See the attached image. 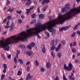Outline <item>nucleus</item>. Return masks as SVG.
Listing matches in <instances>:
<instances>
[{"label":"nucleus","instance_id":"50","mask_svg":"<svg viewBox=\"0 0 80 80\" xmlns=\"http://www.w3.org/2000/svg\"><path fill=\"white\" fill-rule=\"evenodd\" d=\"M13 30V28L12 27H10L9 32H12Z\"/></svg>","mask_w":80,"mask_h":80},{"label":"nucleus","instance_id":"2","mask_svg":"<svg viewBox=\"0 0 80 80\" xmlns=\"http://www.w3.org/2000/svg\"><path fill=\"white\" fill-rule=\"evenodd\" d=\"M12 43L10 38H7L5 42L2 40H0V48H3L5 50L8 51L10 48V46L8 45H10Z\"/></svg>","mask_w":80,"mask_h":80},{"label":"nucleus","instance_id":"59","mask_svg":"<svg viewBox=\"0 0 80 80\" xmlns=\"http://www.w3.org/2000/svg\"><path fill=\"white\" fill-rule=\"evenodd\" d=\"M8 80H12V78L10 77H9L8 79Z\"/></svg>","mask_w":80,"mask_h":80},{"label":"nucleus","instance_id":"57","mask_svg":"<svg viewBox=\"0 0 80 80\" xmlns=\"http://www.w3.org/2000/svg\"><path fill=\"white\" fill-rule=\"evenodd\" d=\"M69 45L71 47H73V44L72 45V42H71L70 43Z\"/></svg>","mask_w":80,"mask_h":80},{"label":"nucleus","instance_id":"11","mask_svg":"<svg viewBox=\"0 0 80 80\" xmlns=\"http://www.w3.org/2000/svg\"><path fill=\"white\" fill-rule=\"evenodd\" d=\"M1 57L4 61H6L7 60L5 56L2 53H1Z\"/></svg>","mask_w":80,"mask_h":80},{"label":"nucleus","instance_id":"63","mask_svg":"<svg viewBox=\"0 0 80 80\" xmlns=\"http://www.w3.org/2000/svg\"><path fill=\"white\" fill-rule=\"evenodd\" d=\"M77 34H79L80 36V32L79 31H77Z\"/></svg>","mask_w":80,"mask_h":80},{"label":"nucleus","instance_id":"6","mask_svg":"<svg viewBox=\"0 0 80 80\" xmlns=\"http://www.w3.org/2000/svg\"><path fill=\"white\" fill-rule=\"evenodd\" d=\"M32 76L30 75V73H28L26 78V80H32Z\"/></svg>","mask_w":80,"mask_h":80},{"label":"nucleus","instance_id":"53","mask_svg":"<svg viewBox=\"0 0 80 80\" xmlns=\"http://www.w3.org/2000/svg\"><path fill=\"white\" fill-rule=\"evenodd\" d=\"M2 72L4 73H6V72H7V70H6V69H4Z\"/></svg>","mask_w":80,"mask_h":80},{"label":"nucleus","instance_id":"12","mask_svg":"<svg viewBox=\"0 0 80 80\" xmlns=\"http://www.w3.org/2000/svg\"><path fill=\"white\" fill-rule=\"evenodd\" d=\"M67 8H66L65 7L63 8H62L61 10V12L62 13H63L64 12H65L67 10Z\"/></svg>","mask_w":80,"mask_h":80},{"label":"nucleus","instance_id":"62","mask_svg":"<svg viewBox=\"0 0 80 80\" xmlns=\"http://www.w3.org/2000/svg\"><path fill=\"white\" fill-rule=\"evenodd\" d=\"M58 40L56 39L55 40V43H58Z\"/></svg>","mask_w":80,"mask_h":80},{"label":"nucleus","instance_id":"24","mask_svg":"<svg viewBox=\"0 0 80 80\" xmlns=\"http://www.w3.org/2000/svg\"><path fill=\"white\" fill-rule=\"evenodd\" d=\"M3 67L4 68V69H7V65L6 64H3Z\"/></svg>","mask_w":80,"mask_h":80},{"label":"nucleus","instance_id":"10","mask_svg":"<svg viewBox=\"0 0 80 80\" xmlns=\"http://www.w3.org/2000/svg\"><path fill=\"white\" fill-rule=\"evenodd\" d=\"M39 18L40 19H43L45 17V15L43 14H40L39 15Z\"/></svg>","mask_w":80,"mask_h":80},{"label":"nucleus","instance_id":"25","mask_svg":"<svg viewBox=\"0 0 80 80\" xmlns=\"http://www.w3.org/2000/svg\"><path fill=\"white\" fill-rule=\"evenodd\" d=\"M27 47L29 48V50H32V47H31V45H30V44L29 45L27 46Z\"/></svg>","mask_w":80,"mask_h":80},{"label":"nucleus","instance_id":"46","mask_svg":"<svg viewBox=\"0 0 80 80\" xmlns=\"http://www.w3.org/2000/svg\"><path fill=\"white\" fill-rule=\"evenodd\" d=\"M78 27V25H76V26H75L73 28L74 30H76V29Z\"/></svg>","mask_w":80,"mask_h":80},{"label":"nucleus","instance_id":"19","mask_svg":"<svg viewBox=\"0 0 80 80\" xmlns=\"http://www.w3.org/2000/svg\"><path fill=\"white\" fill-rule=\"evenodd\" d=\"M46 66L47 68H49V67H51V64L49 62H48L47 63Z\"/></svg>","mask_w":80,"mask_h":80},{"label":"nucleus","instance_id":"22","mask_svg":"<svg viewBox=\"0 0 80 80\" xmlns=\"http://www.w3.org/2000/svg\"><path fill=\"white\" fill-rule=\"evenodd\" d=\"M36 22H37V20H36V19H35L32 21V22H31V25H33V23H36Z\"/></svg>","mask_w":80,"mask_h":80},{"label":"nucleus","instance_id":"60","mask_svg":"<svg viewBox=\"0 0 80 80\" xmlns=\"http://www.w3.org/2000/svg\"><path fill=\"white\" fill-rule=\"evenodd\" d=\"M74 62L75 63H77L78 62V59H76V60L74 61Z\"/></svg>","mask_w":80,"mask_h":80},{"label":"nucleus","instance_id":"3","mask_svg":"<svg viewBox=\"0 0 80 80\" xmlns=\"http://www.w3.org/2000/svg\"><path fill=\"white\" fill-rule=\"evenodd\" d=\"M73 65L71 63H69L68 66H67V64H65L64 65L63 68L64 70H66L67 71H71L72 70Z\"/></svg>","mask_w":80,"mask_h":80},{"label":"nucleus","instance_id":"17","mask_svg":"<svg viewBox=\"0 0 80 80\" xmlns=\"http://www.w3.org/2000/svg\"><path fill=\"white\" fill-rule=\"evenodd\" d=\"M26 13L27 15H29V13H30V11H31L29 9H26Z\"/></svg>","mask_w":80,"mask_h":80},{"label":"nucleus","instance_id":"18","mask_svg":"<svg viewBox=\"0 0 80 80\" xmlns=\"http://www.w3.org/2000/svg\"><path fill=\"white\" fill-rule=\"evenodd\" d=\"M8 20H12V18L10 16H8L7 18Z\"/></svg>","mask_w":80,"mask_h":80},{"label":"nucleus","instance_id":"13","mask_svg":"<svg viewBox=\"0 0 80 80\" xmlns=\"http://www.w3.org/2000/svg\"><path fill=\"white\" fill-rule=\"evenodd\" d=\"M68 7H70V4H69L68 3L66 4L65 6V8H66V9H70V8Z\"/></svg>","mask_w":80,"mask_h":80},{"label":"nucleus","instance_id":"61","mask_svg":"<svg viewBox=\"0 0 80 80\" xmlns=\"http://www.w3.org/2000/svg\"><path fill=\"white\" fill-rule=\"evenodd\" d=\"M75 55L73 54L72 55V59H73V58H75Z\"/></svg>","mask_w":80,"mask_h":80},{"label":"nucleus","instance_id":"38","mask_svg":"<svg viewBox=\"0 0 80 80\" xmlns=\"http://www.w3.org/2000/svg\"><path fill=\"white\" fill-rule=\"evenodd\" d=\"M18 22L19 23H23V22H22V19H19L18 20Z\"/></svg>","mask_w":80,"mask_h":80},{"label":"nucleus","instance_id":"52","mask_svg":"<svg viewBox=\"0 0 80 80\" xmlns=\"http://www.w3.org/2000/svg\"><path fill=\"white\" fill-rule=\"evenodd\" d=\"M11 55L9 54L8 56V57L9 59H11Z\"/></svg>","mask_w":80,"mask_h":80},{"label":"nucleus","instance_id":"45","mask_svg":"<svg viewBox=\"0 0 80 80\" xmlns=\"http://www.w3.org/2000/svg\"><path fill=\"white\" fill-rule=\"evenodd\" d=\"M5 77V74H2L1 77V79L2 80Z\"/></svg>","mask_w":80,"mask_h":80},{"label":"nucleus","instance_id":"35","mask_svg":"<svg viewBox=\"0 0 80 80\" xmlns=\"http://www.w3.org/2000/svg\"><path fill=\"white\" fill-rule=\"evenodd\" d=\"M35 63L36 64V66H37V67H38V65H39L38 62V61L37 60L35 61Z\"/></svg>","mask_w":80,"mask_h":80},{"label":"nucleus","instance_id":"39","mask_svg":"<svg viewBox=\"0 0 80 80\" xmlns=\"http://www.w3.org/2000/svg\"><path fill=\"white\" fill-rule=\"evenodd\" d=\"M10 1L8 0L7 1L6 4L7 5H8L10 4Z\"/></svg>","mask_w":80,"mask_h":80},{"label":"nucleus","instance_id":"54","mask_svg":"<svg viewBox=\"0 0 80 80\" xmlns=\"http://www.w3.org/2000/svg\"><path fill=\"white\" fill-rule=\"evenodd\" d=\"M17 53H16V54H18V55H19V54H20V51H19V50H18L17 51Z\"/></svg>","mask_w":80,"mask_h":80},{"label":"nucleus","instance_id":"4","mask_svg":"<svg viewBox=\"0 0 80 80\" xmlns=\"http://www.w3.org/2000/svg\"><path fill=\"white\" fill-rule=\"evenodd\" d=\"M69 27H70V26H68L65 27H62V28H59V30L60 32H62V31H63V30H64V31H66V30H67L68 28H69Z\"/></svg>","mask_w":80,"mask_h":80},{"label":"nucleus","instance_id":"31","mask_svg":"<svg viewBox=\"0 0 80 80\" xmlns=\"http://www.w3.org/2000/svg\"><path fill=\"white\" fill-rule=\"evenodd\" d=\"M45 34L47 35L48 37H50V34L48 32H45Z\"/></svg>","mask_w":80,"mask_h":80},{"label":"nucleus","instance_id":"64","mask_svg":"<svg viewBox=\"0 0 80 80\" xmlns=\"http://www.w3.org/2000/svg\"><path fill=\"white\" fill-rule=\"evenodd\" d=\"M54 80H59V79H58V77H57Z\"/></svg>","mask_w":80,"mask_h":80},{"label":"nucleus","instance_id":"30","mask_svg":"<svg viewBox=\"0 0 80 80\" xmlns=\"http://www.w3.org/2000/svg\"><path fill=\"white\" fill-rule=\"evenodd\" d=\"M32 18H36V14L33 13V15H32Z\"/></svg>","mask_w":80,"mask_h":80},{"label":"nucleus","instance_id":"32","mask_svg":"<svg viewBox=\"0 0 80 80\" xmlns=\"http://www.w3.org/2000/svg\"><path fill=\"white\" fill-rule=\"evenodd\" d=\"M54 42H55V40H54V39L52 40L51 41V45L52 46H53V45H54Z\"/></svg>","mask_w":80,"mask_h":80},{"label":"nucleus","instance_id":"23","mask_svg":"<svg viewBox=\"0 0 80 80\" xmlns=\"http://www.w3.org/2000/svg\"><path fill=\"white\" fill-rule=\"evenodd\" d=\"M42 51L43 53H45L46 52V50L45 49V48L44 47L42 49Z\"/></svg>","mask_w":80,"mask_h":80},{"label":"nucleus","instance_id":"29","mask_svg":"<svg viewBox=\"0 0 80 80\" xmlns=\"http://www.w3.org/2000/svg\"><path fill=\"white\" fill-rule=\"evenodd\" d=\"M55 48V47L52 46V47L51 48L50 50H54Z\"/></svg>","mask_w":80,"mask_h":80},{"label":"nucleus","instance_id":"9","mask_svg":"<svg viewBox=\"0 0 80 80\" xmlns=\"http://www.w3.org/2000/svg\"><path fill=\"white\" fill-rule=\"evenodd\" d=\"M44 25L45 26V24H43V25H42V23H38L37 24V27H38V28H39L40 29H41V27H43V26Z\"/></svg>","mask_w":80,"mask_h":80},{"label":"nucleus","instance_id":"40","mask_svg":"<svg viewBox=\"0 0 80 80\" xmlns=\"http://www.w3.org/2000/svg\"><path fill=\"white\" fill-rule=\"evenodd\" d=\"M73 46H76L77 45V42L75 41H74L73 42Z\"/></svg>","mask_w":80,"mask_h":80},{"label":"nucleus","instance_id":"48","mask_svg":"<svg viewBox=\"0 0 80 80\" xmlns=\"http://www.w3.org/2000/svg\"><path fill=\"white\" fill-rule=\"evenodd\" d=\"M16 12L17 13H18L19 14H20L22 13V11H16Z\"/></svg>","mask_w":80,"mask_h":80},{"label":"nucleus","instance_id":"8","mask_svg":"<svg viewBox=\"0 0 80 80\" xmlns=\"http://www.w3.org/2000/svg\"><path fill=\"white\" fill-rule=\"evenodd\" d=\"M61 47H62V44H61V43L59 44L58 46V47L55 49V51L56 52H58V50H60V48H61Z\"/></svg>","mask_w":80,"mask_h":80},{"label":"nucleus","instance_id":"1","mask_svg":"<svg viewBox=\"0 0 80 80\" xmlns=\"http://www.w3.org/2000/svg\"><path fill=\"white\" fill-rule=\"evenodd\" d=\"M33 28L28 29L27 30V32H28L27 34L25 33V32L23 31L19 33L20 36H19L15 38V36H13L9 37L10 40L12 42H18V40H22V42H25L27 38L28 37L32 36L33 34L37 35L38 38H41V37L39 35L38 33H40L41 32H42L43 30H45L47 29V27L45 25H43L41 29L39 28L38 27L34 28Z\"/></svg>","mask_w":80,"mask_h":80},{"label":"nucleus","instance_id":"47","mask_svg":"<svg viewBox=\"0 0 80 80\" xmlns=\"http://www.w3.org/2000/svg\"><path fill=\"white\" fill-rule=\"evenodd\" d=\"M6 22H7V18H5L3 20V21L2 22V23H4Z\"/></svg>","mask_w":80,"mask_h":80},{"label":"nucleus","instance_id":"49","mask_svg":"<svg viewBox=\"0 0 80 80\" xmlns=\"http://www.w3.org/2000/svg\"><path fill=\"white\" fill-rule=\"evenodd\" d=\"M30 68L29 67V66H28L27 68V72H29V71H30Z\"/></svg>","mask_w":80,"mask_h":80},{"label":"nucleus","instance_id":"21","mask_svg":"<svg viewBox=\"0 0 80 80\" xmlns=\"http://www.w3.org/2000/svg\"><path fill=\"white\" fill-rule=\"evenodd\" d=\"M31 4V2H27L25 5H27V6H30V4Z\"/></svg>","mask_w":80,"mask_h":80},{"label":"nucleus","instance_id":"26","mask_svg":"<svg viewBox=\"0 0 80 80\" xmlns=\"http://www.w3.org/2000/svg\"><path fill=\"white\" fill-rule=\"evenodd\" d=\"M71 51H72V52H73V53H75V52H76V49L75 48H72Z\"/></svg>","mask_w":80,"mask_h":80},{"label":"nucleus","instance_id":"41","mask_svg":"<svg viewBox=\"0 0 80 80\" xmlns=\"http://www.w3.org/2000/svg\"><path fill=\"white\" fill-rule=\"evenodd\" d=\"M51 56H52V57L54 58L55 57V54H54L53 53V52H52L51 53Z\"/></svg>","mask_w":80,"mask_h":80},{"label":"nucleus","instance_id":"51","mask_svg":"<svg viewBox=\"0 0 80 80\" xmlns=\"http://www.w3.org/2000/svg\"><path fill=\"white\" fill-rule=\"evenodd\" d=\"M37 9H38V11H37V12L38 13H40V8L39 7H38V8H37Z\"/></svg>","mask_w":80,"mask_h":80},{"label":"nucleus","instance_id":"7","mask_svg":"<svg viewBox=\"0 0 80 80\" xmlns=\"http://www.w3.org/2000/svg\"><path fill=\"white\" fill-rule=\"evenodd\" d=\"M50 0H42L41 4L42 5H44L45 3H50Z\"/></svg>","mask_w":80,"mask_h":80},{"label":"nucleus","instance_id":"43","mask_svg":"<svg viewBox=\"0 0 80 80\" xmlns=\"http://www.w3.org/2000/svg\"><path fill=\"white\" fill-rule=\"evenodd\" d=\"M5 28H10V26L6 25L4 27Z\"/></svg>","mask_w":80,"mask_h":80},{"label":"nucleus","instance_id":"27","mask_svg":"<svg viewBox=\"0 0 80 80\" xmlns=\"http://www.w3.org/2000/svg\"><path fill=\"white\" fill-rule=\"evenodd\" d=\"M75 35H76V32H73L71 35V37H74L75 36Z\"/></svg>","mask_w":80,"mask_h":80},{"label":"nucleus","instance_id":"20","mask_svg":"<svg viewBox=\"0 0 80 80\" xmlns=\"http://www.w3.org/2000/svg\"><path fill=\"white\" fill-rule=\"evenodd\" d=\"M19 62H20V64H23V60L21 59H19L18 60Z\"/></svg>","mask_w":80,"mask_h":80},{"label":"nucleus","instance_id":"36","mask_svg":"<svg viewBox=\"0 0 80 80\" xmlns=\"http://www.w3.org/2000/svg\"><path fill=\"white\" fill-rule=\"evenodd\" d=\"M14 62L15 63H17V59L16 58H14Z\"/></svg>","mask_w":80,"mask_h":80},{"label":"nucleus","instance_id":"44","mask_svg":"<svg viewBox=\"0 0 80 80\" xmlns=\"http://www.w3.org/2000/svg\"><path fill=\"white\" fill-rule=\"evenodd\" d=\"M34 8V6H32L29 9L31 11Z\"/></svg>","mask_w":80,"mask_h":80},{"label":"nucleus","instance_id":"5","mask_svg":"<svg viewBox=\"0 0 80 80\" xmlns=\"http://www.w3.org/2000/svg\"><path fill=\"white\" fill-rule=\"evenodd\" d=\"M26 54L28 56L30 57L31 55H34V54H33V52L32 51H28L27 52Z\"/></svg>","mask_w":80,"mask_h":80},{"label":"nucleus","instance_id":"55","mask_svg":"<svg viewBox=\"0 0 80 80\" xmlns=\"http://www.w3.org/2000/svg\"><path fill=\"white\" fill-rule=\"evenodd\" d=\"M69 79L70 80H74V78H72V77H69Z\"/></svg>","mask_w":80,"mask_h":80},{"label":"nucleus","instance_id":"34","mask_svg":"<svg viewBox=\"0 0 80 80\" xmlns=\"http://www.w3.org/2000/svg\"><path fill=\"white\" fill-rule=\"evenodd\" d=\"M47 7H48V6H47V7H44L42 9V10L43 12H45V10H46L47 8Z\"/></svg>","mask_w":80,"mask_h":80},{"label":"nucleus","instance_id":"58","mask_svg":"<svg viewBox=\"0 0 80 80\" xmlns=\"http://www.w3.org/2000/svg\"><path fill=\"white\" fill-rule=\"evenodd\" d=\"M29 64H30V62L28 61L27 62L26 65H29Z\"/></svg>","mask_w":80,"mask_h":80},{"label":"nucleus","instance_id":"15","mask_svg":"<svg viewBox=\"0 0 80 80\" xmlns=\"http://www.w3.org/2000/svg\"><path fill=\"white\" fill-rule=\"evenodd\" d=\"M19 48H25V46L24 45H19L18 46Z\"/></svg>","mask_w":80,"mask_h":80},{"label":"nucleus","instance_id":"28","mask_svg":"<svg viewBox=\"0 0 80 80\" xmlns=\"http://www.w3.org/2000/svg\"><path fill=\"white\" fill-rule=\"evenodd\" d=\"M18 75L20 76V75H22V72L19 70L17 73Z\"/></svg>","mask_w":80,"mask_h":80},{"label":"nucleus","instance_id":"33","mask_svg":"<svg viewBox=\"0 0 80 80\" xmlns=\"http://www.w3.org/2000/svg\"><path fill=\"white\" fill-rule=\"evenodd\" d=\"M58 55L59 58H61L62 56V53H61L59 52L58 53Z\"/></svg>","mask_w":80,"mask_h":80},{"label":"nucleus","instance_id":"42","mask_svg":"<svg viewBox=\"0 0 80 80\" xmlns=\"http://www.w3.org/2000/svg\"><path fill=\"white\" fill-rule=\"evenodd\" d=\"M40 70L42 72H44L45 70V69H44V68H41Z\"/></svg>","mask_w":80,"mask_h":80},{"label":"nucleus","instance_id":"56","mask_svg":"<svg viewBox=\"0 0 80 80\" xmlns=\"http://www.w3.org/2000/svg\"><path fill=\"white\" fill-rule=\"evenodd\" d=\"M13 23H12L10 24V27H12L13 28Z\"/></svg>","mask_w":80,"mask_h":80},{"label":"nucleus","instance_id":"14","mask_svg":"<svg viewBox=\"0 0 80 80\" xmlns=\"http://www.w3.org/2000/svg\"><path fill=\"white\" fill-rule=\"evenodd\" d=\"M15 8H13L12 10V8H10L7 11L8 12L10 11V13H11V12H13V10H14V9H15Z\"/></svg>","mask_w":80,"mask_h":80},{"label":"nucleus","instance_id":"16","mask_svg":"<svg viewBox=\"0 0 80 80\" xmlns=\"http://www.w3.org/2000/svg\"><path fill=\"white\" fill-rule=\"evenodd\" d=\"M30 44L31 47H35V43L33 42H32L30 43Z\"/></svg>","mask_w":80,"mask_h":80},{"label":"nucleus","instance_id":"37","mask_svg":"<svg viewBox=\"0 0 80 80\" xmlns=\"http://www.w3.org/2000/svg\"><path fill=\"white\" fill-rule=\"evenodd\" d=\"M65 43H66V42L64 40H63L61 42V43L62 44H65Z\"/></svg>","mask_w":80,"mask_h":80}]
</instances>
